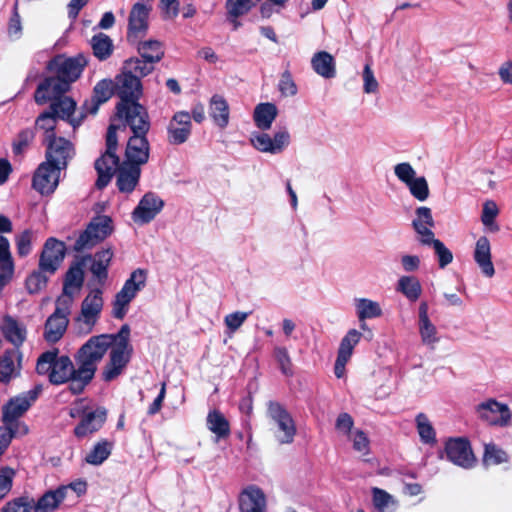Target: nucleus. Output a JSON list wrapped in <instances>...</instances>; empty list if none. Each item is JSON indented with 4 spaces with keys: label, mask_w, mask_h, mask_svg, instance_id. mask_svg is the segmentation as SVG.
<instances>
[{
    "label": "nucleus",
    "mask_w": 512,
    "mask_h": 512,
    "mask_svg": "<svg viewBox=\"0 0 512 512\" xmlns=\"http://www.w3.org/2000/svg\"><path fill=\"white\" fill-rule=\"evenodd\" d=\"M96 354L85 342L73 355H59L54 348L43 352L37 359L36 372L47 375L52 385L68 384L72 395L82 394L93 381L99 364Z\"/></svg>",
    "instance_id": "1"
},
{
    "label": "nucleus",
    "mask_w": 512,
    "mask_h": 512,
    "mask_svg": "<svg viewBox=\"0 0 512 512\" xmlns=\"http://www.w3.org/2000/svg\"><path fill=\"white\" fill-rule=\"evenodd\" d=\"M88 65L87 57L79 53L75 56L57 54L46 64V71L50 74L37 86L34 100L38 105L49 102L51 98H65L71 85L82 75Z\"/></svg>",
    "instance_id": "2"
},
{
    "label": "nucleus",
    "mask_w": 512,
    "mask_h": 512,
    "mask_svg": "<svg viewBox=\"0 0 512 512\" xmlns=\"http://www.w3.org/2000/svg\"><path fill=\"white\" fill-rule=\"evenodd\" d=\"M115 95L119 97L115 117L118 120L149 115L147 109L139 103L143 94L141 80L123 68L114 82Z\"/></svg>",
    "instance_id": "3"
},
{
    "label": "nucleus",
    "mask_w": 512,
    "mask_h": 512,
    "mask_svg": "<svg viewBox=\"0 0 512 512\" xmlns=\"http://www.w3.org/2000/svg\"><path fill=\"white\" fill-rule=\"evenodd\" d=\"M123 128L129 127L132 136L128 139L125 148V162L141 167L149 160L150 143L147 134L151 128L149 115L126 118L121 120Z\"/></svg>",
    "instance_id": "4"
},
{
    "label": "nucleus",
    "mask_w": 512,
    "mask_h": 512,
    "mask_svg": "<svg viewBox=\"0 0 512 512\" xmlns=\"http://www.w3.org/2000/svg\"><path fill=\"white\" fill-rule=\"evenodd\" d=\"M120 125L111 123L106 132V150L96 159L94 167L97 172L95 186L97 189L105 188L113 178L118 168L122 165L120 157L116 154L118 148L117 131Z\"/></svg>",
    "instance_id": "5"
},
{
    "label": "nucleus",
    "mask_w": 512,
    "mask_h": 512,
    "mask_svg": "<svg viewBox=\"0 0 512 512\" xmlns=\"http://www.w3.org/2000/svg\"><path fill=\"white\" fill-rule=\"evenodd\" d=\"M49 108L42 112L35 121V129L44 131L43 141L56 136L57 119L68 118L76 110V102L71 97L51 98Z\"/></svg>",
    "instance_id": "6"
},
{
    "label": "nucleus",
    "mask_w": 512,
    "mask_h": 512,
    "mask_svg": "<svg viewBox=\"0 0 512 512\" xmlns=\"http://www.w3.org/2000/svg\"><path fill=\"white\" fill-rule=\"evenodd\" d=\"M113 232V222L111 217L106 215L94 216L76 239L73 250L82 252L90 250L99 243L103 242Z\"/></svg>",
    "instance_id": "7"
},
{
    "label": "nucleus",
    "mask_w": 512,
    "mask_h": 512,
    "mask_svg": "<svg viewBox=\"0 0 512 512\" xmlns=\"http://www.w3.org/2000/svg\"><path fill=\"white\" fill-rule=\"evenodd\" d=\"M445 458L454 465L463 469H472L477 464V457L467 437H449L444 443V450L440 458Z\"/></svg>",
    "instance_id": "8"
},
{
    "label": "nucleus",
    "mask_w": 512,
    "mask_h": 512,
    "mask_svg": "<svg viewBox=\"0 0 512 512\" xmlns=\"http://www.w3.org/2000/svg\"><path fill=\"white\" fill-rule=\"evenodd\" d=\"M130 326L123 324L116 334H100L90 337L86 342L100 363L111 346L130 349Z\"/></svg>",
    "instance_id": "9"
},
{
    "label": "nucleus",
    "mask_w": 512,
    "mask_h": 512,
    "mask_svg": "<svg viewBox=\"0 0 512 512\" xmlns=\"http://www.w3.org/2000/svg\"><path fill=\"white\" fill-rule=\"evenodd\" d=\"M42 392V386L36 385L33 389L21 393L14 398H11L3 407V423L6 425L5 428L11 431L12 424L15 423L38 399Z\"/></svg>",
    "instance_id": "10"
},
{
    "label": "nucleus",
    "mask_w": 512,
    "mask_h": 512,
    "mask_svg": "<svg viewBox=\"0 0 512 512\" xmlns=\"http://www.w3.org/2000/svg\"><path fill=\"white\" fill-rule=\"evenodd\" d=\"M71 303V299H57L55 311L45 323L44 338L47 342L56 343L63 337L69 324L68 315Z\"/></svg>",
    "instance_id": "11"
},
{
    "label": "nucleus",
    "mask_w": 512,
    "mask_h": 512,
    "mask_svg": "<svg viewBox=\"0 0 512 512\" xmlns=\"http://www.w3.org/2000/svg\"><path fill=\"white\" fill-rule=\"evenodd\" d=\"M70 416L80 417L79 423L74 427L73 434L77 439L82 440L91 437L104 426L107 420V410L104 407H97L94 410L87 411L85 408L77 411V413L71 411Z\"/></svg>",
    "instance_id": "12"
},
{
    "label": "nucleus",
    "mask_w": 512,
    "mask_h": 512,
    "mask_svg": "<svg viewBox=\"0 0 512 512\" xmlns=\"http://www.w3.org/2000/svg\"><path fill=\"white\" fill-rule=\"evenodd\" d=\"M267 414L278 426L279 433L276 436L278 442L291 444L296 435V426L287 409L277 401H269Z\"/></svg>",
    "instance_id": "13"
},
{
    "label": "nucleus",
    "mask_w": 512,
    "mask_h": 512,
    "mask_svg": "<svg viewBox=\"0 0 512 512\" xmlns=\"http://www.w3.org/2000/svg\"><path fill=\"white\" fill-rule=\"evenodd\" d=\"M46 145V163L62 170L66 169L68 162L74 157L75 149L71 141L64 137H54L43 141Z\"/></svg>",
    "instance_id": "14"
},
{
    "label": "nucleus",
    "mask_w": 512,
    "mask_h": 512,
    "mask_svg": "<svg viewBox=\"0 0 512 512\" xmlns=\"http://www.w3.org/2000/svg\"><path fill=\"white\" fill-rule=\"evenodd\" d=\"M478 417L491 426L507 427L511 424V411L507 404L488 399L476 406Z\"/></svg>",
    "instance_id": "15"
},
{
    "label": "nucleus",
    "mask_w": 512,
    "mask_h": 512,
    "mask_svg": "<svg viewBox=\"0 0 512 512\" xmlns=\"http://www.w3.org/2000/svg\"><path fill=\"white\" fill-rule=\"evenodd\" d=\"M151 7L143 3H135L129 13L127 26V41L136 44L138 40L146 36L149 28V13Z\"/></svg>",
    "instance_id": "16"
},
{
    "label": "nucleus",
    "mask_w": 512,
    "mask_h": 512,
    "mask_svg": "<svg viewBox=\"0 0 512 512\" xmlns=\"http://www.w3.org/2000/svg\"><path fill=\"white\" fill-rule=\"evenodd\" d=\"M65 254V243L54 237H50L44 243L39 258V267L42 270H48L49 275H53L63 262Z\"/></svg>",
    "instance_id": "17"
},
{
    "label": "nucleus",
    "mask_w": 512,
    "mask_h": 512,
    "mask_svg": "<svg viewBox=\"0 0 512 512\" xmlns=\"http://www.w3.org/2000/svg\"><path fill=\"white\" fill-rule=\"evenodd\" d=\"M60 169L42 162L34 172L32 187L42 195H49L58 186Z\"/></svg>",
    "instance_id": "18"
},
{
    "label": "nucleus",
    "mask_w": 512,
    "mask_h": 512,
    "mask_svg": "<svg viewBox=\"0 0 512 512\" xmlns=\"http://www.w3.org/2000/svg\"><path fill=\"white\" fill-rule=\"evenodd\" d=\"M191 130L190 113L178 111L173 115L167 126V140L172 145H181L189 139Z\"/></svg>",
    "instance_id": "19"
},
{
    "label": "nucleus",
    "mask_w": 512,
    "mask_h": 512,
    "mask_svg": "<svg viewBox=\"0 0 512 512\" xmlns=\"http://www.w3.org/2000/svg\"><path fill=\"white\" fill-rule=\"evenodd\" d=\"M255 149L265 153L278 154L290 143V134L286 129L280 130L270 137L267 133H257L251 138Z\"/></svg>",
    "instance_id": "20"
},
{
    "label": "nucleus",
    "mask_w": 512,
    "mask_h": 512,
    "mask_svg": "<svg viewBox=\"0 0 512 512\" xmlns=\"http://www.w3.org/2000/svg\"><path fill=\"white\" fill-rule=\"evenodd\" d=\"M110 348L109 360L102 371V380L105 382H111L122 374L130 361L132 353V347L126 349L111 346Z\"/></svg>",
    "instance_id": "21"
},
{
    "label": "nucleus",
    "mask_w": 512,
    "mask_h": 512,
    "mask_svg": "<svg viewBox=\"0 0 512 512\" xmlns=\"http://www.w3.org/2000/svg\"><path fill=\"white\" fill-rule=\"evenodd\" d=\"M92 259L91 254H87L81 257H77L75 261L71 263L64 276L63 282V293L72 300L71 288L81 289L85 280L84 267L87 261Z\"/></svg>",
    "instance_id": "22"
},
{
    "label": "nucleus",
    "mask_w": 512,
    "mask_h": 512,
    "mask_svg": "<svg viewBox=\"0 0 512 512\" xmlns=\"http://www.w3.org/2000/svg\"><path fill=\"white\" fill-rule=\"evenodd\" d=\"M163 200L153 192L146 193L133 211L135 220L142 223H149L162 210Z\"/></svg>",
    "instance_id": "23"
},
{
    "label": "nucleus",
    "mask_w": 512,
    "mask_h": 512,
    "mask_svg": "<svg viewBox=\"0 0 512 512\" xmlns=\"http://www.w3.org/2000/svg\"><path fill=\"white\" fill-rule=\"evenodd\" d=\"M100 288L92 289L81 303V317L85 324L94 326L103 309V297Z\"/></svg>",
    "instance_id": "24"
},
{
    "label": "nucleus",
    "mask_w": 512,
    "mask_h": 512,
    "mask_svg": "<svg viewBox=\"0 0 512 512\" xmlns=\"http://www.w3.org/2000/svg\"><path fill=\"white\" fill-rule=\"evenodd\" d=\"M240 512H265L266 497L262 489L255 485L245 488L239 495Z\"/></svg>",
    "instance_id": "25"
},
{
    "label": "nucleus",
    "mask_w": 512,
    "mask_h": 512,
    "mask_svg": "<svg viewBox=\"0 0 512 512\" xmlns=\"http://www.w3.org/2000/svg\"><path fill=\"white\" fill-rule=\"evenodd\" d=\"M116 172L118 190L127 194L133 192L140 180L141 167L123 162Z\"/></svg>",
    "instance_id": "26"
},
{
    "label": "nucleus",
    "mask_w": 512,
    "mask_h": 512,
    "mask_svg": "<svg viewBox=\"0 0 512 512\" xmlns=\"http://www.w3.org/2000/svg\"><path fill=\"white\" fill-rule=\"evenodd\" d=\"M114 252L112 247L103 248L92 256L90 272L103 285L108 278V271L113 259Z\"/></svg>",
    "instance_id": "27"
},
{
    "label": "nucleus",
    "mask_w": 512,
    "mask_h": 512,
    "mask_svg": "<svg viewBox=\"0 0 512 512\" xmlns=\"http://www.w3.org/2000/svg\"><path fill=\"white\" fill-rule=\"evenodd\" d=\"M474 260L486 277H493L495 274L492 263L490 241L486 236H481L475 246Z\"/></svg>",
    "instance_id": "28"
},
{
    "label": "nucleus",
    "mask_w": 512,
    "mask_h": 512,
    "mask_svg": "<svg viewBox=\"0 0 512 512\" xmlns=\"http://www.w3.org/2000/svg\"><path fill=\"white\" fill-rule=\"evenodd\" d=\"M67 497V487L59 486L54 490L46 491L33 504V512H52L56 510Z\"/></svg>",
    "instance_id": "29"
},
{
    "label": "nucleus",
    "mask_w": 512,
    "mask_h": 512,
    "mask_svg": "<svg viewBox=\"0 0 512 512\" xmlns=\"http://www.w3.org/2000/svg\"><path fill=\"white\" fill-rule=\"evenodd\" d=\"M15 270L14 260L10 251L9 240L0 235V288H3L13 278Z\"/></svg>",
    "instance_id": "30"
},
{
    "label": "nucleus",
    "mask_w": 512,
    "mask_h": 512,
    "mask_svg": "<svg viewBox=\"0 0 512 512\" xmlns=\"http://www.w3.org/2000/svg\"><path fill=\"white\" fill-rule=\"evenodd\" d=\"M428 304L423 301L419 305V334L421 336L422 343L434 348V345L439 341L437 337V328L430 321L428 316Z\"/></svg>",
    "instance_id": "31"
},
{
    "label": "nucleus",
    "mask_w": 512,
    "mask_h": 512,
    "mask_svg": "<svg viewBox=\"0 0 512 512\" xmlns=\"http://www.w3.org/2000/svg\"><path fill=\"white\" fill-rule=\"evenodd\" d=\"M278 115L277 106L271 102L259 103L253 113L255 125L262 131L269 130Z\"/></svg>",
    "instance_id": "32"
},
{
    "label": "nucleus",
    "mask_w": 512,
    "mask_h": 512,
    "mask_svg": "<svg viewBox=\"0 0 512 512\" xmlns=\"http://www.w3.org/2000/svg\"><path fill=\"white\" fill-rule=\"evenodd\" d=\"M3 334L5 339L12 343L15 349L19 350V347L26 340L27 331L23 324H20L11 316H6L4 318Z\"/></svg>",
    "instance_id": "33"
},
{
    "label": "nucleus",
    "mask_w": 512,
    "mask_h": 512,
    "mask_svg": "<svg viewBox=\"0 0 512 512\" xmlns=\"http://www.w3.org/2000/svg\"><path fill=\"white\" fill-rule=\"evenodd\" d=\"M209 115L221 129L229 123V105L223 96L215 94L210 99Z\"/></svg>",
    "instance_id": "34"
},
{
    "label": "nucleus",
    "mask_w": 512,
    "mask_h": 512,
    "mask_svg": "<svg viewBox=\"0 0 512 512\" xmlns=\"http://www.w3.org/2000/svg\"><path fill=\"white\" fill-rule=\"evenodd\" d=\"M311 65L314 71L324 78L330 79L336 75L334 58L326 51L315 53L312 57Z\"/></svg>",
    "instance_id": "35"
},
{
    "label": "nucleus",
    "mask_w": 512,
    "mask_h": 512,
    "mask_svg": "<svg viewBox=\"0 0 512 512\" xmlns=\"http://www.w3.org/2000/svg\"><path fill=\"white\" fill-rule=\"evenodd\" d=\"M135 45L139 55L150 63L160 62L165 55L163 43L158 40L141 41L140 39Z\"/></svg>",
    "instance_id": "36"
},
{
    "label": "nucleus",
    "mask_w": 512,
    "mask_h": 512,
    "mask_svg": "<svg viewBox=\"0 0 512 512\" xmlns=\"http://www.w3.org/2000/svg\"><path fill=\"white\" fill-rule=\"evenodd\" d=\"M114 443L107 439L96 442L86 454L84 461L93 466H99L106 461L112 453Z\"/></svg>",
    "instance_id": "37"
},
{
    "label": "nucleus",
    "mask_w": 512,
    "mask_h": 512,
    "mask_svg": "<svg viewBox=\"0 0 512 512\" xmlns=\"http://www.w3.org/2000/svg\"><path fill=\"white\" fill-rule=\"evenodd\" d=\"M207 427L218 439H226L230 436V423L219 410H212L207 415Z\"/></svg>",
    "instance_id": "38"
},
{
    "label": "nucleus",
    "mask_w": 512,
    "mask_h": 512,
    "mask_svg": "<svg viewBox=\"0 0 512 512\" xmlns=\"http://www.w3.org/2000/svg\"><path fill=\"white\" fill-rule=\"evenodd\" d=\"M510 461L509 454L494 442L484 443L482 464L484 467L501 465Z\"/></svg>",
    "instance_id": "39"
},
{
    "label": "nucleus",
    "mask_w": 512,
    "mask_h": 512,
    "mask_svg": "<svg viewBox=\"0 0 512 512\" xmlns=\"http://www.w3.org/2000/svg\"><path fill=\"white\" fill-rule=\"evenodd\" d=\"M22 354L17 349L6 350L0 358V382L9 383L15 372V359L20 363Z\"/></svg>",
    "instance_id": "40"
},
{
    "label": "nucleus",
    "mask_w": 512,
    "mask_h": 512,
    "mask_svg": "<svg viewBox=\"0 0 512 512\" xmlns=\"http://www.w3.org/2000/svg\"><path fill=\"white\" fill-rule=\"evenodd\" d=\"M396 290L402 293L410 302H416L422 294V286L415 276H401Z\"/></svg>",
    "instance_id": "41"
},
{
    "label": "nucleus",
    "mask_w": 512,
    "mask_h": 512,
    "mask_svg": "<svg viewBox=\"0 0 512 512\" xmlns=\"http://www.w3.org/2000/svg\"><path fill=\"white\" fill-rule=\"evenodd\" d=\"M93 55L100 61L107 60L113 53L114 45L112 39L100 32L91 38Z\"/></svg>",
    "instance_id": "42"
},
{
    "label": "nucleus",
    "mask_w": 512,
    "mask_h": 512,
    "mask_svg": "<svg viewBox=\"0 0 512 512\" xmlns=\"http://www.w3.org/2000/svg\"><path fill=\"white\" fill-rule=\"evenodd\" d=\"M156 63H150L147 59L140 57H132L124 62V69L132 75H137L138 79L146 77L154 71Z\"/></svg>",
    "instance_id": "43"
},
{
    "label": "nucleus",
    "mask_w": 512,
    "mask_h": 512,
    "mask_svg": "<svg viewBox=\"0 0 512 512\" xmlns=\"http://www.w3.org/2000/svg\"><path fill=\"white\" fill-rule=\"evenodd\" d=\"M357 316L360 321L365 319L377 318L382 315V309L378 302L367 298H361L357 301Z\"/></svg>",
    "instance_id": "44"
},
{
    "label": "nucleus",
    "mask_w": 512,
    "mask_h": 512,
    "mask_svg": "<svg viewBox=\"0 0 512 512\" xmlns=\"http://www.w3.org/2000/svg\"><path fill=\"white\" fill-rule=\"evenodd\" d=\"M372 502L377 512H393L394 510L393 497L381 488H372Z\"/></svg>",
    "instance_id": "45"
},
{
    "label": "nucleus",
    "mask_w": 512,
    "mask_h": 512,
    "mask_svg": "<svg viewBox=\"0 0 512 512\" xmlns=\"http://www.w3.org/2000/svg\"><path fill=\"white\" fill-rule=\"evenodd\" d=\"M415 420L421 441L425 444H435L436 432L428 417L424 413H419Z\"/></svg>",
    "instance_id": "46"
},
{
    "label": "nucleus",
    "mask_w": 512,
    "mask_h": 512,
    "mask_svg": "<svg viewBox=\"0 0 512 512\" xmlns=\"http://www.w3.org/2000/svg\"><path fill=\"white\" fill-rule=\"evenodd\" d=\"M48 270H42L39 266L34 270L25 281L27 291L30 294H37L47 286L48 283Z\"/></svg>",
    "instance_id": "47"
},
{
    "label": "nucleus",
    "mask_w": 512,
    "mask_h": 512,
    "mask_svg": "<svg viewBox=\"0 0 512 512\" xmlns=\"http://www.w3.org/2000/svg\"><path fill=\"white\" fill-rule=\"evenodd\" d=\"M362 334L356 329H351L342 338L337 355L346 359L351 358L354 347L359 343Z\"/></svg>",
    "instance_id": "48"
},
{
    "label": "nucleus",
    "mask_w": 512,
    "mask_h": 512,
    "mask_svg": "<svg viewBox=\"0 0 512 512\" xmlns=\"http://www.w3.org/2000/svg\"><path fill=\"white\" fill-rule=\"evenodd\" d=\"M147 272L145 269L138 268L134 270L130 277L125 281L122 288H128V292H132L134 296L144 288L146 284Z\"/></svg>",
    "instance_id": "49"
},
{
    "label": "nucleus",
    "mask_w": 512,
    "mask_h": 512,
    "mask_svg": "<svg viewBox=\"0 0 512 512\" xmlns=\"http://www.w3.org/2000/svg\"><path fill=\"white\" fill-rule=\"evenodd\" d=\"M33 504L34 499L24 495L7 502L1 512H31Z\"/></svg>",
    "instance_id": "50"
},
{
    "label": "nucleus",
    "mask_w": 512,
    "mask_h": 512,
    "mask_svg": "<svg viewBox=\"0 0 512 512\" xmlns=\"http://www.w3.org/2000/svg\"><path fill=\"white\" fill-rule=\"evenodd\" d=\"M498 207L494 201H487L483 205L481 221L484 226L489 227L491 232H497L499 226L495 223V218L498 215Z\"/></svg>",
    "instance_id": "51"
},
{
    "label": "nucleus",
    "mask_w": 512,
    "mask_h": 512,
    "mask_svg": "<svg viewBox=\"0 0 512 512\" xmlns=\"http://www.w3.org/2000/svg\"><path fill=\"white\" fill-rule=\"evenodd\" d=\"M115 94L114 82L110 79L99 81L93 88L92 95L104 104Z\"/></svg>",
    "instance_id": "52"
},
{
    "label": "nucleus",
    "mask_w": 512,
    "mask_h": 512,
    "mask_svg": "<svg viewBox=\"0 0 512 512\" xmlns=\"http://www.w3.org/2000/svg\"><path fill=\"white\" fill-rule=\"evenodd\" d=\"M273 355L275 360L277 361L281 372L285 376L293 375V363L289 352L286 347L277 346L274 348Z\"/></svg>",
    "instance_id": "53"
},
{
    "label": "nucleus",
    "mask_w": 512,
    "mask_h": 512,
    "mask_svg": "<svg viewBox=\"0 0 512 512\" xmlns=\"http://www.w3.org/2000/svg\"><path fill=\"white\" fill-rule=\"evenodd\" d=\"M254 5L255 3L252 0H227L226 9L228 15L239 18L246 15Z\"/></svg>",
    "instance_id": "54"
},
{
    "label": "nucleus",
    "mask_w": 512,
    "mask_h": 512,
    "mask_svg": "<svg viewBox=\"0 0 512 512\" xmlns=\"http://www.w3.org/2000/svg\"><path fill=\"white\" fill-rule=\"evenodd\" d=\"M407 187L412 196L419 201H425L429 197V186L423 176L413 179Z\"/></svg>",
    "instance_id": "55"
},
{
    "label": "nucleus",
    "mask_w": 512,
    "mask_h": 512,
    "mask_svg": "<svg viewBox=\"0 0 512 512\" xmlns=\"http://www.w3.org/2000/svg\"><path fill=\"white\" fill-rule=\"evenodd\" d=\"M416 218L412 221V226L414 229H419V227H434L435 222L432 216V211L429 207L421 206L418 207L415 211Z\"/></svg>",
    "instance_id": "56"
},
{
    "label": "nucleus",
    "mask_w": 512,
    "mask_h": 512,
    "mask_svg": "<svg viewBox=\"0 0 512 512\" xmlns=\"http://www.w3.org/2000/svg\"><path fill=\"white\" fill-rule=\"evenodd\" d=\"M7 33L8 36L14 40H17L22 36V23L17 3L14 5L12 10V14L8 22Z\"/></svg>",
    "instance_id": "57"
},
{
    "label": "nucleus",
    "mask_w": 512,
    "mask_h": 512,
    "mask_svg": "<svg viewBox=\"0 0 512 512\" xmlns=\"http://www.w3.org/2000/svg\"><path fill=\"white\" fill-rule=\"evenodd\" d=\"M35 131L31 128H26L18 133L17 140L13 143V152L15 155L22 154L25 148L33 141Z\"/></svg>",
    "instance_id": "58"
},
{
    "label": "nucleus",
    "mask_w": 512,
    "mask_h": 512,
    "mask_svg": "<svg viewBox=\"0 0 512 512\" xmlns=\"http://www.w3.org/2000/svg\"><path fill=\"white\" fill-rule=\"evenodd\" d=\"M17 254L20 257H26L32 249V232L24 230L16 236L15 239Z\"/></svg>",
    "instance_id": "59"
},
{
    "label": "nucleus",
    "mask_w": 512,
    "mask_h": 512,
    "mask_svg": "<svg viewBox=\"0 0 512 512\" xmlns=\"http://www.w3.org/2000/svg\"><path fill=\"white\" fill-rule=\"evenodd\" d=\"M278 89L282 96H294L297 93V86L292 78L291 72L287 69L280 77Z\"/></svg>",
    "instance_id": "60"
},
{
    "label": "nucleus",
    "mask_w": 512,
    "mask_h": 512,
    "mask_svg": "<svg viewBox=\"0 0 512 512\" xmlns=\"http://www.w3.org/2000/svg\"><path fill=\"white\" fill-rule=\"evenodd\" d=\"M15 471L6 466L0 468V500H2L10 491L13 485Z\"/></svg>",
    "instance_id": "61"
},
{
    "label": "nucleus",
    "mask_w": 512,
    "mask_h": 512,
    "mask_svg": "<svg viewBox=\"0 0 512 512\" xmlns=\"http://www.w3.org/2000/svg\"><path fill=\"white\" fill-rule=\"evenodd\" d=\"M435 255L438 259V265L441 269L445 268L453 261L452 252L445 246L441 240H436L433 245Z\"/></svg>",
    "instance_id": "62"
},
{
    "label": "nucleus",
    "mask_w": 512,
    "mask_h": 512,
    "mask_svg": "<svg viewBox=\"0 0 512 512\" xmlns=\"http://www.w3.org/2000/svg\"><path fill=\"white\" fill-rule=\"evenodd\" d=\"M394 173L397 176V178L407 184H410V182L415 179V170L408 162L399 163L394 167Z\"/></svg>",
    "instance_id": "63"
},
{
    "label": "nucleus",
    "mask_w": 512,
    "mask_h": 512,
    "mask_svg": "<svg viewBox=\"0 0 512 512\" xmlns=\"http://www.w3.org/2000/svg\"><path fill=\"white\" fill-rule=\"evenodd\" d=\"M179 0H160V8L164 19H174L179 14Z\"/></svg>",
    "instance_id": "64"
}]
</instances>
